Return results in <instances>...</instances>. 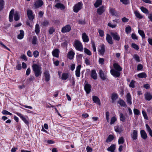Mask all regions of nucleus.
<instances>
[{
	"instance_id": "55",
	"label": "nucleus",
	"mask_w": 152,
	"mask_h": 152,
	"mask_svg": "<svg viewBox=\"0 0 152 152\" xmlns=\"http://www.w3.org/2000/svg\"><path fill=\"white\" fill-rule=\"evenodd\" d=\"M106 119L107 122H109L110 113L109 112L107 111L106 113Z\"/></svg>"
},
{
	"instance_id": "43",
	"label": "nucleus",
	"mask_w": 152,
	"mask_h": 152,
	"mask_svg": "<svg viewBox=\"0 0 152 152\" xmlns=\"http://www.w3.org/2000/svg\"><path fill=\"white\" fill-rule=\"evenodd\" d=\"M68 76L69 75L67 73H64L62 75L61 79L64 80H66L68 77Z\"/></svg>"
},
{
	"instance_id": "45",
	"label": "nucleus",
	"mask_w": 152,
	"mask_h": 152,
	"mask_svg": "<svg viewBox=\"0 0 152 152\" xmlns=\"http://www.w3.org/2000/svg\"><path fill=\"white\" fill-rule=\"evenodd\" d=\"M133 57L136 61L138 62H140V57L137 54H135L133 56Z\"/></svg>"
},
{
	"instance_id": "62",
	"label": "nucleus",
	"mask_w": 152,
	"mask_h": 152,
	"mask_svg": "<svg viewBox=\"0 0 152 152\" xmlns=\"http://www.w3.org/2000/svg\"><path fill=\"white\" fill-rule=\"evenodd\" d=\"M104 59L103 58H100L99 59V63L102 65L104 64Z\"/></svg>"
},
{
	"instance_id": "51",
	"label": "nucleus",
	"mask_w": 152,
	"mask_h": 152,
	"mask_svg": "<svg viewBox=\"0 0 152 152\" xmlns=\"http://www.w3.org/2000/svg\"><path fill=\"white\" fill-rule=\"evenodd\" d=\"M84 52L87 55L91 56V53L90 51L88 49L85 48L84 49Z\"/></svg>"
},
{
	"instance_id": "31",
	"label": "nucleus",
	"mask_w": 152,
	"mask_h": 152,
	"mask_svg": "<svg viewBox=\"0 0 152 152\" xmlns=\"http://www.w3.org/2000/svg\"><path fill=\"white\" fill-rule=\"evenodd\" d=\"M115 148V145L114 144L111 145L107 148V150L111 152H114Z\"/></svg>"
},
{
	"instance_id": "38",
	"label": "nucleus",
	"mask_w": 152,
	"mask_h": 152,
	"mask_svg": "<svg viewBox=\"0 0 152 152\" xmlns=\"http://www.w3.org/2000/svg\"><path fill=\"white\" fill-rule=\"evenodd\" d=\"M120 120L123 122H125L126 118L122 113H121L120 114Z\"/></svg>"
},
{
	"instance_id": "12",
	"label": "nucleus",
	"mask_w": 152,
	"mask_h": 152,
	"mask_svg": "<svg viewBox=\"0 0 152 152\" xmlns=\"http://www.w3.org/2000/svg\"><path fill=\"white\" fill-rule=\"evenodd\" d=\"M113 23H114L113 24H112L111 23H109L108 24V26L111 28H115L117 25V23H119V20L118 19H115L114 20H113Z\"/></svg>"
},
{
	"instance_id": "29",
	"label": "nucleus",
	"mask_w": 152,
	"mask_h": 152,
	"mask_svg": "<svg viewBox=\"0 0 152 152\" xmlns=\"http://www.w3.org/2000/svg\"><path fill=\"white\" fill-rule=\"evenodd\" d=\"M118 103L121 106L126 107L127 106L125 102L121 99H120L118 101Z\"/></svg>"
},
{
	"instance_id": "25",
	"label": "nucleus",
	"mask_w": 152,
	"mask_h": 152,
	"mask_svg": "<svg viewBox=\"0 0 152 152\" xmlns=\"http://www.w3.org/2000/svg\"><path fill=\"white\" fill-rule=\"evenodd\" d=\"M99 74L100 77L103 80H105L107 79V77L106 75L104 74L102 70H99Z\"/></svg>"
},
{
	"instance_id": "27",
	"label": "nucleus",
	"mask_w": 152,
	"mask_h": 152,
	"mask_svg": "<svg viewBox=\"0 0 152 152\" xmlns=\"http://www.w3.org/2000/svg\"><path fill=\"white\" fill-rule=\"evenodd\" d=\"M115 131L119 133H121L123 131L122 127L121 126H119L117 125L114 127Z\"/></svg>"
},
{
	"instance_id": "8",
	"label": "nucleus",
	"mask_w": 152,
	"mask_h": 152,
	"mask_svg": "<svg viewBox=\"0 0 152 152\" xmlns=\"http://www.w3.org/2000/svg\"><path fill=\"white\" fill-rule=\"evenodd\" d=\"M15 113L19 116L23 121L27 125L29 124V122L28 120L21 113L18 112H16Z\"/></svg>"
},
{
	"instance_id": "28",
	"label": "nucleus",
	"mask_w": 152,
	"mask_h": 152,
	"mask_svg": "<svg viewBox=\"0 0 152 152\" xmlns=\"http://www.w3.org/2000/svg\"><path fill=\"white\" fill-rule=\"evenodd\" d=\"M145 96L146 100L148 101L152 99V95L150 93L147 92L145 94Z\"/></svg>"
},
{
	"instance_id": "1",
	"label": "nucleus",
	"mask_w": 152,
	"mask_h": 152,
	"mask_svg": "<svg viewBox=\"0 0 152 152\" xmlns=\"http://www.w3.org/2000/svg\"><path fill=\"white\" fill-rule=\"evenodd\" d=\"M32 69L36 77L40 76L42 73V68L37 64H33L32 66Z\"/></svg>"
},
{
	"instance_id": "16",
	"label": "nucleus",
	"mask_w": 152,
	"mask_h": 152,
	"mask_svg": "<svg viewBox=\"0 0 152 152\" xmlns=\"http://www.w3.org/2000/svg\"><path fill=\"white\" fill-rule=\"evenodd\" d=\"M106 39L107 41L109 44L110 45H112L113 44V42L112 37L108 34H107Z\"/></svg>"
},
{
	"instance_id": "32",
	"label": "nucleus",
	"mask_w": 152,
	"mask_h": 152,
	"mask_svg": "<svg viewBox=\"0 0 152 152\" xmlns=\"http://www.w3.org/2000/svg\"><path fill=\"white\" fill-rule=\"evenodd\" d=\"M118 95L116 93H113L112 94L111 96V99H112V102L113 103L118 98Z\"/></svg>"
},
{
	"instance_id": "56",
	"label": "nucleus",
	"mask_w": 152,
	"mask_h": 152,
	"mask_svg": "<svg viewBox=\"0 0 152 152\" xmlns=\"http://www.w3.org/2000/svg\"><path fill=\"white\" fill-rule=\"evenodd\" d=\"M133 111L135 115H140V112L137 109L134 108V109Z\"/></svg>"
},
{
	"instance_id": "30",
	"label": "nucleus",
	"mask_w": 152,
	"mask_h": 152,
	"mask_svg": "<svg viewBox=\"0 0 152 152\" xmlns=\"http://www.w3.org/2000/svg\"><path fill=\"white\" fill-rule=\"evenodd\" d=\"M14 13V10H11L10 13L9 15V20L10 22L13 21V14Z\"/></svg>"
},
{
	"instance_id": "35",
	"label": "nucleus",
	"mask_w": 152,
	"mask_h": 152,
	"mask_svg": "<svg viewBox=\"0 0 152 152\" xmlns=\"http://www.w3.org/2000/svg\"><path fill=\"white\" fill-rule=\"evenodd\" d=\"M102 0H96V2L94 4V6L96 7H98L101 5Z\"/></svg>"
},
{
	"instance_id": "15",
	"label": "nucleus",
	"mask_w": 152,
	"mask_h": 152,
	"mask_svg": "<svg viewBox=\"0 0 152 152\" xmlns=\"http://www.w3.org/2000/svg\"><path fill=\"white\" fill-rule=\"evenodd\" d=\"M52 53L53 57L56 58H58L59 56L60 51L58 49H55L52 51Z\"/></svg>"
},
{
	"instance_id": "22",
	"label": "nucleus",
	"mask_w": 152,
	"mask_h": 152,
	"mask_svg": "<svg viewBox=\"0 0 152 152\" xmlns=\"http://www.w3.org/2000/svg\"><path fill=\"white\" fill-rule=\"evenodd\" d=\"M84 89L87 94H89L91 90V86L90 84H86L84 86Z\"/></svg>"
},
{
	"instance_id": "58",
	"label": "nucleus",
	"mask_w": 152,
	"mask_h": 152,
	"mask_svg": "<svg viewBox=\"0 0 152 152\" xmlns=\"http://www.w3.org/2000/svg\"><path fill=\"white\" fill-rule=\"evenodd\" d=\"M55 31V29L53 27H51L49 30V32L50 34H52Z\"/></svg>"
},
{
	"instance_id": "21",
	"label": "nucleus",
	"mask_w": 152,
	"mask_h": 152,
	"mask_svg": "<svg viewBox=\"0 0 152 152\" xmlns=\"http://www.w3.org/2000/svg\"><path fill=\"white\" fill-rule=\"evenodd\" d=\"M91 76L94 80H96L97 79V74L96 73V71L95 70L93 69L91 71Z\"/></svg>"
},
{
	"instance_id": "53",
	"label": "nucleus",
	"mask_w": 152,
	"mask_h": 152,
	"mask_svg": "<svg viewBox=\"0 0 152 152\" xmlns=\"http://www.w3.org/2000/svg\"><path fill=\"white\" fill-rule=\"evenodd\" d=\"M132 46L133 48H134L136 50H138L139 49L138 46L135 43H132Z\"/></svg>"
},
{
	"instance_id": "39",
	"label": "nucleus",
	"mask_w": 152,
	"mask_h": 152,
	"mask_svg": "<svg viewBox=\"0 0 152 152\" xmlns=\"http://www.w3.org/2000/svg\"><path fill=\"white\" fill-rule=\"evenodd\" d=\"M113 139L114 137L113 135L111 134L110 135L106 140V142L107 143L110 142L113 140Z\"/></svg>"
},
{
	"instance_id": "63",
	"label": "nucleus",
	"mask_w": 152,
	"mask_h": 152,
	"mask_svg": "<svg viewBox=\"0 0 152 152\" xmlns=\"http://www.w3.org/2000/svg\"><path fill=\"white\" fill-rule=\"evenodd\" d=\"M34 79V77L33 76H30L29 78L27 80L29 83L31 81H33Z\"/></svg>"
},
{
	"instance_id": "13",
	"label": "nucleus",
	"mask_w": 152,
	"mask_h": 152,
	"mask_svg": "<svg viewBox=\"0 0 152 152\" xmlns=\"http://www.w3.org/2000/svg\"><path fill=\"white\" fill-rule=\"evenodd\" d=\"M82 2H79L75 4L73 7V10H81L83 8Z\"/></svg>"
},
{
	"instance_id": "23",
	"label": "nucleus",
	"mask_w": 152,
	"mask_h": 152,
	"mask_svg": "<svg viewBox=\"0 0 152 152\" xmlns=\"http://www.w3.org/2000/svg\"><path fill=\"white\" fill-rule=\"evenodd\" d=\"M141 137L144 140H146L147 137V135L145 132L143 130H142L140 132Z\"/></svg>"
},
{
	"instance_id": "37",
	"label": "nucleus",
	"mask_w": 152,
	"mask_h": 152,
	"mask_svg": "<svg viewBox=\"0 0 152 152\" xmlns=\"http://www.w3.org/2000/svg\"><path fill=\"white\" fill-rule=\"evenodd\" d=\"M137 76L140 78H146L147 77L146 74L145 72H142L138 74Z\"/></svg>"
},
{
	"instance_id": "14",
	"label": "nucleus",
	"mask_w": 152,
	"mask_h": 152,
	"mask_svg": "<svg viewBox=\"0 0 152 152\" xmlns=\"http://www.w3.org/2000/svg\"><path fill=\"white\" fill-rule=\"evenodd\" d=\"M92 100L93 102L98 105H101V102L99 98L96 96H93L92 97Z\"/></svg>"
},
{
	"instance_id": "2",
	"label": "nucleus",
	"mask_w": 152,
	"mask_h": 152,
	"mask_svg": "<svg viewBox=\"0 0 152 152\" xmlns=\"http://www.w3.org/2000/svg\"><path fill=\"white\" fill-rule=\"evenodd\" d=\"M74 46L77 50L81 51L83 50V47L82 43L79 40H76L75 41Z\"/></svg>"
},
{
	"instance_id": "40",
	"label": "nucleus",
	"mask_w": 152,
	"mask_h": 152,
	"mask_svg": "<svg viewBox=\"0 0 152 152\" xmlns=\"http://www.w3.org/2000/svg\"><path fill=\"white\" fill-rule=\"evenodd\" d=\"M39 26V24H37L35 25V31L36 34H37L40 31Z\"/></svg>"
},
{
	"instance_id": "17",
	"label": "nucleus",
	"mask_w": 152,
	"mask_h": 152,
	"mask_svg": "<svg viewBox=\"0 0 152 152\" xmlns=\"http://www.w3.org/2000/svg\"><path fill=\"white\" fill-rule=\"evenodd\" d=\"M75 53L72 50H70L68 53L67 57L69 59H72L74 56Z\"/></svg>"
},
{
	"instance_id": "52",
	"label": "nucleus",
	"mask_w": 152,
	"mask_h": 152,
	"mask_svg": "<svg viewBox=\"0 0 152 152\" xmlns=\"http://www.w3.org/2000/svg\"><path fill=\"white\" fill-rule=\"evenodd\" d=\"M49 24V22L47 20H45L42 23V25L44 26H46Z\"/></svg>"
},
{
	"instance_id": "24",
	"label": "nucleus",
	"mask_w": 152,
	"mask_h": 152,
	"mask_svg": "<svg viewBox=\"0 0 152 152\" xmlns=\"http://www.w3.org/2000/svg\"><path fill=\"white\" fill-rule=\"evenodd\" d=\"M44 73L45 78V81L47 82L49 81L50 80V75L48 71H45Z\"/></svg>"
},
{
	"instance_id": "5",
	"label": "nucleus",
	"mask_w": 152,
	"mask_h": 152,
	"mask_svg": "<svg viewBox=\"0 0 152 152\" xmlns=\"http://www.w3.org/2000/svg\"><path fill=\"white\" fill-rule=\"evenodd\" d=\"M110 73L111 75L115 77H118L120 75V71L116 70L114 69L110 70Z\"/></svg>"
},
{
	"instance_id": "4",
	"label": "nucleus",
	"mask_w": 152,
	"mask_h": 152,
	"mask_svg": "<svg viewBox=\"0 0 152 152\" xmlns=\"http://www.w3.org/2000/svg\"><path fill=\"white\" fill-rule=\"evenodd\" d=\"M132 133L131 135L133 140H136L138 137V131L136 130H132Z\"/></svg>"
},
{
	"instance_id": "11",
	"label": "nucleus",
	"mask_w": 152,
	"mask_h": 152,
	"mask_svg": "<svg viewBox=\"0 0 152 152\" xmlns=\"http://www.w3.org/2000/svg\"><path fill=\"white\" fill-rule=\"evenodd\" d=\"M43 2L42 0H37L34 3V6L36 8H38L42 6Z\"/></svg>"
},
{
	"instance_id": "49",
	"label": "nucleus",
	"mask_w": 152,
	"mask_h": 152,
	"mask_svg": "<svg viewBox=\"0 0 152 152\" xmlns=\"http://www.w3.org/2000/svg\"><path fill=\"white\" fill-rule=\"evenodd\" d=\"M117 119L115 117H112L111 119V121L110 122V124L112 125L114 124V123L116 121Z\"/></svg>"
},
{
	"instance_id": "33",
	"label": "nucleus",
	"mask_w": 152,
	"mask_h": 152,
	"mask_svg": "<svg viewBox=\"0 0 152 152\" xmlns=\"http://www.w3.org/2000/svg\"><path fill=\"white\" fill-rule=\"evenodd\" d=\"M20 33L18 36L17 38L19 39H21L23 38L24 36V32L22 30H20Z\"/></svg>"
},
{
	"instance_id": "36",
	"label": "nucleus",
	"mask_w": 152,
	"mask_h": 152,
	"mask_svg": "<svg viewBox=\"0 0 152 152\" xmlns=\"http://www.w3.org/2000/svg\"><path fill=\"white\" fill-rule=\"evenodd\" d=\"M32 43L34 45H36L37 43V39L36 36H33L32 39Z\"/></svg>"
},
{
	"instance_id": "18",
	"label": "nucleus",
	"mask_w": 152,
	"mask_h": 152,
	"mask_svg": "<svg viewBox=\"0 0 152 152\" xmlns=\"http://www.w3.org/2000/svg\"><path fill=\"white\" fill-rule=\"evenodd\" d=\"M82 38L83 42H87L89 41L88 37L85 33L82 34Z\"/></svg>"
},
{
	"instance_id": "61",
	"label": "nucleus",
	"mask_w": 152,
	"mask_h": 152,
	"mask_svg": "<svg viewBox=\"0 0 152 152\" xmlns=\"http://www.w3.org/2000/svg\"><path fill=\"white\" fill-rule=\"evenodd\" d=\"M143 68V66L142 64H139L137 65V70L138 71L141 70Z\"/></svg>"
},
{
	"instance_id": "41",
	"label": "nucleus",
	"mask_w": 152,
	"mask_h": 152,
	"mask_svg": "<svg viewBox=\"0 0 152 152\" xmlns=\"http://www.w3.org/2000/svg\"><path fill=\"white\" fill-rule=\"evenodd\" d=\"M138 32L139 34L142 37V39L145 38V35L143 31L138 30Z\"/></svg>"
},
{
	"instance_id": "9",
	"label": "nucleus",
	"mask_w": 152,
	"mask_h": 152,
	"mask_svg": "<svg viewBox=\"0 0 152 152\" xmlns=\"http://www.w3.org/2000/svg\"><path fill=\"white\" fill-rule=\"evenodd\" d=\"M27 15L30 20H32L34 18L35 15L33 14L31 10H28Z\"/></svg>"
},
{
	"instance_id": "64",
	"label": "nucleus",
	"mask_w": 152,
	"mask_h": 152,
	"mask_svg": "<svg viewBox=\"0 0 152 152\" xmlns=\"http://www.w3.org/2000/svg\"><path fill=\"white\" fill-rule=\"evenodd\" d=\"M78 22V23L80 24H84L85 23V21L84 20H79Z\"/></svg>"
},
{
	"instance_id": "42",
	"label": "nucleus",
	"mask_w": 152,
	"mask_h": 152,
	"mask_svg": "<svg viewBox=\"0 0 152 152\" xmlns=\"http://www.w3.org/2000/svg\"><path fill=\"white\" fill-rule=\"evenodd\" d=\"M134 13L135 14V16L138 18L141 19L142 18L143 16L140 15V14L137 11H135L134 12Z\"/></svg>"
},
{
	"instance_id": "19",
	"label": "nucleus",
	"mask_w": 152,
	"mask_h": 152,
	"mask_svg": "<svg viewBox=\"0 0 152 152\" xmlns=\"http://www.w3.org/2000/svg\"><path fill=\"white\" fill-rule=\"evenodd\" d=\"M81 67V65H79L76 67V69L75 71V75L77 77H79L80 76V70Z\"/></svg>"
},
{
	"instance_id": "57",
	"label": "nucleus",
	"mask_w": 152,
	"mask_h": 152,
	"mask_svg": "<svg viewBox=\"0 0 152 152\" xmlns=\"http://www.w3.org/2000/svg\"><path fill=\"white\" fill-rule=\"evenodd\" d=\"M33 55L34 57L37 58L39 56V52L37 50H35L33 52Z\"/></svg>"
},
{
	"instance_id": "60",
	"label": "nucleus",
	"mask_w": 152,
	"mask_h": 152,
	"mask_svg": "<svg viewBox=\"0 0 152 152\" xmlns=\"http://www.w3.org/2000/svg\"><path fill=\"white\" fill-rule=\"evenodd\" d=\"M4 1L3 0H0V10H1L3 8Z\"/></svg>"
},
{
	"instance_id": "46",
	"label": "nucleus",
	"mask_w": 152,
	"mask_h": 152,
	"mask_svg": "<svg viewBox=\"0 0 152 152\" xmlns=\"http://www.w3.org/2000/svg\"><path fill=\"white\" fill-rule=\"evenodd\" d=\"M132 28L130 26H129L126 27L125 28V31L127 34L130 33L131 31Z\"/></svg>"
},
{
	"instance_id": "48",
	"label": "nucleus",
	"mask_w": 152,
	"mask_h": 152,
	"mask_svg": "<svg viewBox=\"0 0 152 152\" xmlns=\"http://www.w3.org/2000/svg\"><path fill=\"white\" fill-rule=\"evenodd\" d=\"M1 113L3 115H12V113L9 112L7 110H3Z\"/></svg>"
},
{
	"instance_id": "20",
	"label": "nucleus",
	"mask_w": 152,
	"mask_h": 152,
	"mask_svg": "<svg viewBox=\"0 0 152 152\" xmlns=\"http://www.w3.org/2000/svg\"><path fill=\"white\" fill-rule=\"evenodd\" d=\"M126 99L127 103L129 105H131L132 104V98L129 93H127L126 95Z\"/></svg>"
},
{
	"instance_id": "50",
	"label": "nucleus",
	"mask_w": 152,
	"mask_h": 152,
	"mask_svg": "<svg viewBox=\"0 0 152 152\" xmlns=\"http://www.w3.org/2000/svg\"><path fill=\"white\" fill-rule=\"evenodd\" d=\"M135 81H134L133 80H132L131 81L130 83L129 84V87L132 88H134L135 87L134 84H135Z\"/></svg>"
},
{
	"instance_id": "47",
	"label": "nucleus",
	"mask_w": 152,
	"mask_h": 152,
	"mask_svg": "<svg viewBox=\"0 0 152 152\" xmlns=\"http://www.w3.org/2000/svg\"><path fill=\"white\" fill-rule=\"evenodd\" d=\"M19 19V16L18 13L16 12L14 14V20L15 21H18Z\"/></svg>"
},
{
	"instance_id": "44",
	"label": "nucleus",
	"mask_w": 152,
	"mask_h": 152,
	"mask_svg": "<svg viewBox=\"0 0 152 152\" xmlns=\"http://www.w3.org/2000/svg\"><path fill=\"white\" fill-rule=\"evenodd\" d=\"M124 142V140L122 137H120L118 139V143L119 144H123Z\"/></svg>"
},
{
	"instance_id": "26",
	"label": "nucleus",
	"mask_w": 152,
	"mask_h": 152,
	"mask_svg": "<svg viewBox=\"0 0 152 152\" xmlns=\"http://www.w3.org/2000/svg\"><path fill=\"white\" fill-rule=\"evenodd\" d=\"M113 67L115 70L119 71H121L122 70V68L117 63H114L113 64Z\"/></svg>"
},
{
	"instance_id": "7",
	"label": "nucleus",
	"mask_w": 152,
	"mask_h": 152,
	"mask_svg": "<svg viewBox=\"0 0 152 152\" xmlns=\"http://www.w3.org/2000/svg\"><path fill=\"white\" fill-rule=\"evenodd\" d=\"M71 29V28L70 25H68L62 28L61 31L63 33H67L69 32Z\"/></svg>"
},
{
	"instance_id": "54",
	"label": "nucleus",
	"mask_w": 152,
	"mask_h": 152,
	"mask_svg": "<svg viewBox=\"0 0 152 152\" xmlns=\"http://www.w3.org/2000/svg\"><path fill=\"white\" fill-rule=\"evenodd\" d=\"M120 1L124 4H127L129 3V0H120Z\"/></svg>"
},
{
	"instance_id": "6",
	"label": "nucleus",
	"mask_w": 152,
	"mask_h": 152,
	"mask_svg": "<svg viewBox=\"0 0 152 152\" xmlns=\"http://www.w3.org/2000/svg\"><path fill=\"white\" fill-rule=\"evenodd\" d=\"M110 34L114 40L117 41H119L120 39V37L118 33L117 32H111L110 33Z\"/></svg>"
},
{
	"instance_id": "10",
	"label": "nucleus",
	"mask_w": 152,
	"mask_h": 152,
	"mask_svg": "<svg viewBox=\"0 0 152 152\" xmlns=\"http://www.w3.org/2000/svg\"><path fill=\"white\" fill-rule=\"evenodd\" d=\"M105 51V45L104 44H102L98 50L99 53V54L103 56Z\"/></svg>"
},
{
	"instance_id": "3",
	"label": "nucleus",
	"mask_w": 152,
	"mask_h": 152,
	"mask_svg": "<svg viewBox=\"0 0 152 152\" xmlns=\"http://www.w3.org/2000/svg\"><path fill=\"white\" fill-rule=\"evenodd\" d=\"M55 1L56 3L55 5V7L57 8L61 9V10H64L65 8L64 5L59 2V0H55Z\"/></svg>"
},
{
	"instance_id": "34",
	"label": "nucleus",
	"mask_w": 152,
	"mask_h": 152,
	"mask_svg": "<svg viewBox=\"0 0 152 152\" xmlns=\"http://www.w3.org/2000/svg\"><path fill=\"white\" fill-rule=\"evenodd\" d=\"M110 12L112 15L117 17H118L119 15V13L116 12L115 10H110Z\"/></svg>"
},
{
	"instance_id": "59",
	"label": "nucleus",
	"mask_w": 152,
	"mask_h": 152,
	"mask_svg": "<svg viewBox=\"0 0 152 152\" xmlns=\"http://www.w3.org/2000/svg\"><path fill=\"white\" fill-rule=\"evenodd\" d=\"M98 32L99 34V36L101 37H103L104 35V31L101 29H99L98 31Z\"/></svg>"
}]
</instances>
